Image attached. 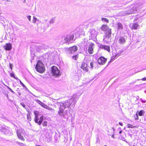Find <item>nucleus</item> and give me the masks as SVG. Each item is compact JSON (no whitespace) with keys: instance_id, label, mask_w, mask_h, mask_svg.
I'll use <instances>...</instances> for the list:
<instances>
[{"instance_id":"1","label":"nucleus","mask_w":146,"mask_h":146,"mask_svg":"<svg viewBox=\"0 0 146 146\" xmlns=\"http://www.w3.org/2000/svg\"><path fill=\"white\" fill-rule=\"evenodd\" d=\"M77 98V94H75L69 100L63 102L59 103V106L58 111V116L67 119L68 118V109L71 105L75 104Z\"/></svg>"},{"instance_id":"2","label":"nucleus","mask_w":146,"mask_h":146,"mask_svg":"<svg viewBox=\"0 0 146 146\" xmlns=\"http://www.w3.org/2000/svg\"><path fill=\"white\" fill-rule=\"evenodd\" d=\"M142 7V5H140L139 4L136 5L133 7L132 9H129L127 11L122 12V13H123L122 14V15L124 16L126 15L135 13L138 10L141 9Z\"/></svg>"},{"instance_id":"3","label":"nucleus","mask_w":146,"mask_h":146,"mask_svg":"<svg viewBox=\"0 0 146 146\" xmlns=\"http://www.w3.org/2000/svg\"><path fill=\"white\" fill-rule=\"evenodd\" d=\"M35 68L37 71L41 73H43L45 70L44 65L40 60L37 62Z\"/></svg>"},{"instance_id":"4","label":"nucleus","mask_w":146,"mask_h":146,"mask_svg":"<svg viewBox=\"0 0 146 146\" xmlns=\"http://www.w3.org/2000/svg\"><path fill=\"white\" fill-rule=\"evenodd\" d=\"M105 36L103 39V41L106 43H108L111 40L110 37L111 34V29H109L108 32L105 33Z\"/></svg>"},{"instance_id":"5","label":"nucleus","mask_w":146,"mask_h":146,"mask_svg":"<svg viewBox=\"0 0 146 146\" xmlns=\"http://www.w3.org/2000/svg\"><path fill=\"white\" fill-rule=\"evenodd\" d=\"M52 73L53 76L57 77L60 75V71L57 67L55 66L52 67Z\"/></svg>"},{"instance_id":"6","label":"nucleus","mask_w":146,"mask_h":146,"mask_svg":"<svg viewBox=\"0 0 146 146\" xmlns=\"http://www.w3.org/2000/svg\"><path fill=\"white\" fill-rule=\"evenodd\" d=\"M74 37L73 35L64 36L62 37V39H64V42H67L68 43H70L72 42V41L73 40Z\"/></svg>"},{"instance_id":"7","label":"nucleus","mask_w":146,"mask_h":146,"mask_svg":"<svg viewBox=\"0 0 146 146\" xmlns=\"http://www.w3.org/2000/svg\"><path fill=\"white\" fill-rule=\"evenodd\" d=\"M36 102L38 104L40 105L42 107L50 111H54V109H52L51 108L47 106V105L45 104L44 103H42L40 101L38 100H35Z\"/></svg>"},{"instance_id":"8","label":"nucleus","mask_w":146,"mask_h":146,"mask_svg":"<svg viewBox=\"0 0 146 146\" xmlns=\"http://www.w3.org/2000/svg\"><path fill=\"white\" fill-rule=\"evenodd\" d=\"M95 46V44L91 42L89 44L88 49V52L89 54H92L93 53Z\"/></svg>"},{"instance_id":"9","label":"nucleus","mask_w":146,"mask_h":146,"mask_svg":"<svg viewBox=\"0 0 146 146\" xmlns=\"http://www.w3.org/2000/svg\"><path fill=\"white\" fill-rule=\"evenodd\" d=\"M106 61V59L102 57L99 58L98 60V62L100 64H104Z\"/></svg>"},{"instance_id":"10","label":"nucleus","mask_w":146,"mask_h":146,"mask_svg":"<svg viewBox=\"0 0 146 146\" xmlns=\"http://www.w3.org/2000/svg\"><path fill=\"white\" fill-rule=\"evenodd\" d=\"M130 28L131 29H137L139 28V25L138 23L131 24L129 25Z\"/></svg>"},{"instance_id":"11","label":"nucleus","mask_w":146,"mask_h":146,"mask_svg":"<svg viewBox=\"0 0 146 146\" xmlns=\"http://www.w3.org/2000/svg\"><path fill=\"white\" fill-rule=\"evenodd\" d=\"M115 27L118 31L122 30L123 28L122 24L120 23H117L116 24Z\"/></svg>"},{"instance_id":"12","label":"nucleus","mask_w":146,"mask_h":146,"mask_svg":"<svg viewBox=\"0 0 146 146\" xmlns=\"http://www.w3.org/2000/svg\"><path fill=\"white\" fill-rule=\"evenodd\" d=\"M100 48L106 50L109 52L110 51V48L109 46L100 45Z\"/></svg>"},{"instance_id":"13","label":"nucleus","mask_w":146,"mask_h":146,"mask_svg":"<svg viewBox=\"0 0 146 146\" xmlns=\"http://www.w3.org/2000/svg\"><path fill=\"white\" fill-rule=\"evenodd\" d=\"M78 47L76 46H74L69 48V50L71 53H73L77 50Z\"/></svg>"},{"instance_id":"14","label":"nucleus","mask_w":146,"mask_h":146,"mask_svg":"<svg viewBox=\"0 0 146 146\" xmlns=\"http://www.w3.org/2000/svg\"><path fill=\"white\" fill-rule=\"evenodd\" d=\"M90 33L92 38H95L97 35V32L94 29H92L90 31Z\"/></svg>"},{"instance_id":"15","label":"nucleus","mask_w":146,"mask_h":146,"mask_svg":"<svg viewBox=\"0 0 146 146\" xmlns=\"http://www.w3.org/2000/svg\"><path fill=\"white\" fill-rule=\"evenodd\" d=\"M101 30L103 31H107V32L109 29H109L108 26L106 25H102L101 28Z\"/></svg>"},{"instance_id":"16","label":"nucleus","mask_w":146,"mask_h":146,"mask_svg":"<svg viewBox=\"0 0 146 146\" xmlns=\"http://www.w3.org/2000/svg\"><path fill=\"white\" fill-rule=\"evenodd\" d=\"M81 68L84 70L86 72L88 71V68L87 67V64L84 63H82L81 66Z\"/></svg>"},{"instance_id":"17","label":"nucleus","mask_w":146,"mask_h":146,"mask_svg":"<svg viewBox=\"0 0 146 146\" xmlns=\"http://www.w3.org/2000/svg\"><path fill=\"white\" fill-rule=\"evenodd\" d=\"M5 50H10L12 48V46L10 43H6L4 46Z\"/></svg>"},{"instance_id":"18","label":"nucleus","mask_w":146,"mask_h":146,"mask_svg":"<svg viewBox=\"0 0 146 146\" xmlns=\"http://www.w3.org/2000/svg\"><path fill=\"white\" fill-rule=\"evenodd\" d=\"M9 128L7 127V128L3 127L0 130L4 132L5 134H8L9 132Z\"/></svg>"},{"instance_id":"19","label":"nucleus","mask_w":146,"mask_h":146,"mask_svg":"<svg viewBox=\"0 0 146 146\" xmlns=\"http://www.w3.org/2000/svg\"><path fill=\"white\" fill-rule=\"evenodd\" d=\"M113 56L111 58V61H112L113 60H115V58H117L118 56H119L120 55V54L119 53L116 54V53H113Z\"/></svg>"},{"instance_id":"20","label":"nucleus","mask_w":146,"mask_h":146,"mask_svg":"<svg viewBox=\"0 0 146 146\" xmlns=\"http://www.w3.org/2000/svg\"><path fill=\"white\" fill-rule=\"evenodd\" d=\"M38 119L39 118L38 117V119H37V122H36L37 121H35V122L36 123H38L39 125H40L41 124L42 121L43 120V116L42 115L40 117L39 121H38Z\"/></svg>"},{"instance_id":"21","label":"nucleus","mask_w":146,"mask_h":146,"mask_svg":"<svg viewBox=\"0 0 146 146\" xmlns=\"http://www.w3.org/2000/svg\"><path fill=\"white\" fill-rule=\"evenodd\" d=\"M17 134L23 135L25 134V131L24 129H21L17 131Z\"/></svg>"},{"instance_id":"22","label":"nucleus","mask_w":146,"mask_h":146,"mask_svg":"<svg viewBox=\"0 0 146 146\" xmlns=\"http://www.w3.org/2000/svg\"><path fill=\"white\" fill-rule=\"evenodd\" d=\"M125 42V38L123 37H120L119 40V42L120 44H124Z\"/></svg>"},{"instance_id":"23","label":"nucleus","mask_w":146,"mask_h":146,"mask_svg":"<svg viewBox=\"0 0 146 146\" xmlns=\"http://www.w3.org/2000/svg\"><path fill=\"white\" fill-rule=\"evenodd\" d=\"M34 114L35 115V121L37 122V119H38V115L39 114V112L38 111H34Z\"/></svg>"},{"instance_id":"24","label":"nucleus","mask_w":146,"mask_h":146,"mask_svg":"<svg viewBox=\"0 0 146 146\" xmlns=\"http://www.w3.org/2000/svg\"><path fill=\"white\" fill-rule=\"evenodd\" d=\"M38 21L39 23L41 22V21H39L38 19L36 18L35 16H33V23H36V21Z\"/></svg>"},{"instance_id":"25","label":"nucleus","mask_w":146,"mask_h":146,"mask_svg":"<svg viewBox=\"0 0 146 146\" xmlns=\"http://www.w3.org/2000/svg\"><path fill=\"white\" fill-rule=\"evenodd\" d=\"M145 111L143 110H141L138 113V115L140 116H142L145 113Z\"/></svg>"},{"instance_id":"26","label":"nucleus","mask_w":146,"mask_h":146,"mask_svg":"<svg viewBox=\"0 0 146 146\" xmlns=\"http://www.w3.org/2000/svg\"><path fill=\"white\" fill-rule=\"evenodd\" d=\"M17 136L18 137V138L21 140L22 141H24L25 140V139L21 135L19 134H17Z\"/></svg>"},{"instance_id":"27","label":"nucleus","mask_w":146,"mask_h":146,"mask_svg":"<svg viewBox=\"0 0 146 146\" xmlns=\"http://www.w3.org/2000/svg\"><path fill=\"white\" fill-rule=\"evenodd\" d=\"M101 20L102 21L105 22L107 23H108L109 22L108 20L106 18H102Z\"/></svg>"},{"instance_id":"28","label":"nucleus","mask_w":146,"mask_h":146,"mask_svg":"<svg viewBox=\"0 0 146 146\" xmlns=\"http://www.w3.org/2000/svg\"><path fill=\"white\" fill-rule=\"evenodd\" d=\"M127 127L128 128H137L136 126H133L132 125H131L129 124H127Z\"/></svg>"},{"instance_id":"29","label":"nucleus","mask_w":146,"mask_h":146,"mask_svg":"<svg viewBox=\"0 0 146 146\" xmlns=\"http://www.w3.org/2000/svg\"><path fill=\"white\" fill-rule=\"evenodd\" d=\"M4 86H6L9 90L13 93H14L15 92L12 90V89H11L10 88H9V86L6 85L5 84H4Z\"/></svg>"},{"instance_id":"30","label":"nucleus","mask_w":146,"mask_h":146,"mask_svg":"<svg viewBox=\"0 0 146 146\" xmlns=\"http://www.w3.org/2000/svg\"><path fill=\"white\" fill-rule=\"evenodd\" d=\"M16 143L20 145V146H25V145L23 143H20L19 142H17Z\"/></svg>"},{"instance_id":"31","label":"nucleus","mask_w":146,"mask_h":146,"mask_svg":"<svg viewBox=\"0 0 146 146\" xmlns=\"http://www.w3.org/2000/svg\"><path fill=\"white\" fill-rule=\"evenodd\" d=\"M55 21V19L54 18H53L51 19L49 22L50 24H52L54 23Z\"/></svg>"},{"instance_id":"32","label":"nucleus","mask_w":146,"mask_h":146,"mask_svg":"<svg viewBox=\"0 0 146 146\" xmlns=\"http://www.w3.org/2000/svg\"><path fill=\"white\" fill-rule=\"evenodd\" d=\"M27 117L28 120L29 121H31V117L30 115L29 114H27Z\"/></svg>"},{"instance_id":"33","label":"nucleus","mask_w":146,"mask_h":146,"mask_svg":"<svg viewBox=\"0 0 146 146\" xmlns=\"http://www.w3.org/2000/svg\"><path fill=\"white\" fill-rule=\"evenodd\" d=\"M135 119V120H137L139 119L137 115V114L136 113L135 114L134 116Z\"/></svg>"},{"instance_id":"34","label":"nucleus","mask_w":146,"mask_h":146,"mask_svg":"<svg viewBox=\"0 0 146 146\" xmlns=\"http://www.w3.org/2000/svg\"><path fill=\"white\" fill-rule=\"evenodd\" d=\"M43 126H47V122L46 121H44V122L42 124Z\"/></svg>"},{"instance_id":"35","label":"nucleus","mask_w":146,"mask_h":146,"mask_svg":"<svg viewBox=\"0 0 146 146\" xmlns=\"http://www.w3.org/2000/svg\"><path fill=\"white\" fill-rule=\"evenodd\" d=\"M77 57H78V56L77 55H76L74 56H72V58L74 60H76Z\"/></svg>"},{"instance_id":"36","label":"nucleus","mask_w":146,"mask_h":146,"mask_svg":"<svg viewBox=\"0 0 146 146\" xmlns=\"http://www.w3.org/2000/svg\"><path fill=\"white\" fill-rule=\"evenodd\" d=\"M93 64L94 62H91L90 63V65L91 66V68H93Z\"/></svg>"},{"instance_id":"37","label":"nucleus","mask_w":146,"mask_h":146,"mask_svg":"<svg viewBox=\"0 0 146 146\" xmlns=\"http://www.w3.org/2000/svg\"><path fill=\"white\" fill-rule=\"evenodd\" d=\"M20 84L23 87H25L26 86L21 81V80H20L19 81Z\"/></svg>"},{"instance_id":"38","label":"nucleus","mask_w":146,"mask_h":146,"mask_svg":"<svg viewBox=\"0 0 146 146\" xmlns=\"http://www.w3.org/2000/svg\"><path fill=\"white\" fill-rule=\"evenodd\" d=\"M141 17H136L134 19V21H136L137 20L139 19H140L141 18Z\"/></svg>"},{"instance_id":"39","label":"nucleus","mask_w":146,"mask_h":146,"mask_svg":"<svg viewBox=\"0 0 146 146\" xmlns=\"http://www.w3.org/2000/svg\"><path fill=\"white\" fill-rule=\"evenodd\" d=\"M10 75H11V77H13L14 78H15V75H14V74H13L11 73L10 74Z\"/></svg>"},{"instance_id":"40","label":"nucleus","mask_w":146,"mask_h":146,"mask_svg":"<svg viewBox=\"0 0 146 146\" xmlns=\"http://www.w3.org/2000/svg\"><path fill=\"white\" fill-rule=\"evenodd\" d=\"M21 104L23 107L24 108H25L26 106L24 103H21Z\"/></svg>"},{"instance_id":"41","label":"nucleus","mask_w":146,"mask_h":146,"mask_svg":"<svg viewBox=\"0 0 146 146\" xmlns=\"http://www.w3.org/2000/svg\"><path fill=\"white\" fill-rule=\"evenodd\" d=\"M28 19L29 21H31V16H27Z\"/></svg>"},{"instance_id":"42","label":"nucleus","mask_w":146,"mask_h":146,"mask_svg":"<svg viewBox=\"0 0 146 146\" xmlns=\"http://www.w3.org/2000/svg\"><path fill=\"white\" fill-rule=\"evenodd\" d=\"M141 80L143 81L146 80V77L142 79Z\"/></svg>"},{"instance_id":"43","label":"nucleus","mask_w":146,"mask_h":146,"mask_svg":"<svg viewBox=\"0 0 146 146\" xmlns=\"http://www.w3.org/2000/svg\"><path fill=\"white\" fill-rule=\"evenodd\" d=\"M119 124L121 125V126H123V123H121V122H119Z\"/></svg>"},{"instance_id":"44","label":"nucleus","mask_w":146,"mask_h":146,"mask_svg":"<svg viewBox=\"0 0 146 146\" xmlns=\"http://www.w3.org/2000/svg\"><path fill=\"white\" fill-rule=\"evenodd\" d=\"M9 65H10V68L11 69H12V64H10V63Z\"/></svg>"},{"instance_id":"45","label":"nucleus","mask_w":146,"mask_h":146,"mask_svg":"<svg viewBox=\"0 0 146 146\" xmlns=\"http://www.w3.org/2000/svg\"><path fill=\"white\" fill-rule=\"evenodd\" d=\"M111 137L114 139L115 138V137H114V134H113L111 136Z\"/></svg>"},{"instance_id":"46","label":"nucleus","mask_w":146,"mask_h":146,"mask_svg":"<svg viewBox=\"0 0 146 146\" xmlns=\"http://www.w3.org/2000/svg\"><path fill=\"white\" fill-rule=\"evenodd\" d=\"M46 27H48L49 26V24H47V25H46Z\"/></svg>"},{"instance_id":"47","label":"nucleus","mask_w":146,"mask_h":146,"mask_svg":"<svg viewBox=\"0 0 146 146\" xmlns=\"http://www.w3.org/2000/svg\"><path fill=\"white\" fill-rule=\"evenodd\" d=\"M14 78L15 79H16L17 80H19V81H20V80L18 78H16L15 77V78Z\"/></svg>"},{"instance_id":"48","label":"nucleus","mask_w":146,"mask_h":146,"mask_svg":"<svg viewBox=\"0 0 146 146\" xmlns=\"http://www.w3.org/2000/svg\"><path fill=\"white\" fill-rule=\"evenodd\" d=\"M122 132V130H121L119 132V134H121Z\"/></svg>"},{"instance_id":"49","label":"nucleus","mask_w":146,"mask_h":146,"mask_svg":"<svg viewBox=\"0 0 146 146\" xmlns=\"http://www.w3.org/2000/svg\"><path fill=\"white\" fill-rule=\"evenodd\" d=\"M141 101H142V102L143 103H145L146 102V101H143L142 100H141Z\"/></svg>"},{"instance_id":"50","label":"nucleus","mask_w":146,"mask_h":146,"mask_svg":"<svg viewBox=\"0 0 146 146\" xmlns=\"http://www.w3.org/2000/svg\"><path fill=\"white\" fill-rule=\"evenodd\" d=\"M3 119H5V120H6V121H8V120L7 119H6L5 117H4L3 118Z\"/></svg>"},{"instance_id":"51","label":"nucleus","mask_w":146,"mask_h":146,"mask_svg":"<svg viewBox=\"0 0 146 146\" xmlns=\"http://www.w3.org/2000/svg\"><path fill=\"white\" fill-rule=\"evenodd\" d=\"M117 129L118 130H120L121 129V128L120 127H119Z\"/></svg>"},{"instance_id":"52","label":"nucleus","mask_w":146,"mask_h":146,"mask_svg":"<svg viewBox=\"0 0 146 146\" xmlns=\"http://www.w3.org/2000/svg\"><path fill=\"white\" fill-rule=\"evenodd\" d=\"M52 101H53V100H58V99H54L53 98V99H52Z\"/></svg>"},{"instance_id":"53","label":"nucleus","mask_w":146,"mask_h":146,"mask_svg":"<svg viewBox=\"0 0 146 146\" xmlns=\"http://www.w3.org/2000/svg\"><path fill=\"white\" fill-rule=\"evenodd\" d=\"M44 21H45V23H46V22H47V19H45V20H44Z\"/></svg>"},{"instance_id":"54","label":"nucleus","mask_w":146,"mask_h":146,"mask_svg":"<svg viewBox=\"0 0 146 146\" xmlns=\"http://www.w3.org/2000/svg\"><path fill=\"white\" fill-rule=\"evenodd\" d=\"M37 50L38 52H39V51L38 50Z\"/></svg>"},{"instance_id":"55","label":"nucleus","mask_w":146,"mask_h":146,"mask_svg":"<svg viewBox=\"0 0 146 146\" xmlns=\"http://www.w3.org/2000/svg\"><path fill=\"white\" fill-rule=\"evenodd\" d=\"M36 146H40V145H36Z\"/></svg>"},{"instance_id":"56","label":"nucleus","mask_w":146,"mask_h":146,"mask_svg":"<svg viewBox=\"0 0 146 146\" xmlns=\"http://www.w3.org/2000/svg\"><path fill=\"white\" fill-rule=\"evenodd\" d=\"M133 146H135V145H133Z\"/></svg>"},{"instance_id":"57","label":"nucleus","mask_w":146,"mask_h":146,"mask_svg":"<svg viewBox=\"0 0 146 146\" xmlns=\"http://www.w3.org/2000/svg\"><path fill=\"white\" fill-rule=\"evenodd\" d=\"M104 146H107V145H104Z\"/></svg>"}]
</instances>
